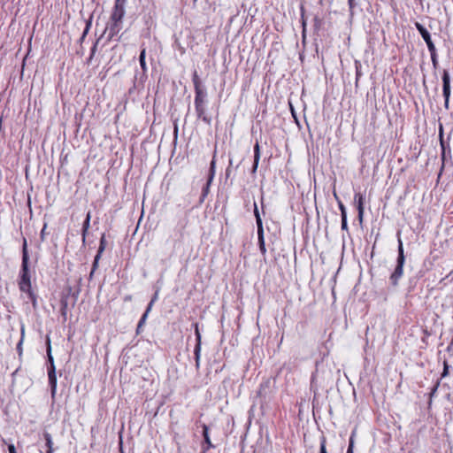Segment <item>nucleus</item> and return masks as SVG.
Segmentation results:
<instances>
[{
    "label": "nucleus",
    "mask_w": 453,
    "mask_h": 453,
    "mask_svg": "<svg viewBox=\"0 0 453 453\" xmlns=\"http://www.w3.org/2000/svg\"><path fill=\"white\" fill-rule=\"evenodd\" d=\"M349 1V8H353V1L354 0H348Z\"/></svg>",
    "instance_id": "38"
},
{
    "label": "nucleus",
    "mask_w": 453,
    "mask_h": 453,
    "mask_svg": "<svg viewBox=\"0 0 453 453\" xmlns=\"http://www.w3.org/2000/svg\"><path fill=\"white\" fill-rule=\"evenodd\" d=\"M9 453H17L15 446L13 444H10L8 446Z\"/></svg>",
    "instance_id": "32"
},
{
    "label": "nucleus",
    "mask_w": 453,
    "mask_h": 453,
    "mask_svg": "<svg viewBox=\"0 0 453 453\" xmlns=\"http://www.w3.org/2000/svg\"><path fill=\"white\" fill-rule=\"evenodd\" d=\"M442 94L445 99V108H449V96H450V76L447 70L443 71L442 73Z\"/></svg>",
    "instance_id": "7"
},
{
    "label": "nucleus",
    "mask_w": 453,
    "mask_h": 453,
    "mask_svg": "<svg viewBox=\"0 0 453 453\" xmlns=\"http://www.w3.org/2000/svg\"><path fill=\"white\" fill-rule=\"evenodd\" d=\"M214 166V161L211 162V168Z\"/></svg>",
    "instance_id": "41"
},
{
    "label": "nucleus",
    "mask_w": 453,
    "mask_h": 453,
    "mask_svg": "<svg viewBox=\"0 0 453 453\" xmlns=\"http://www.w3.org/2000/svg\"><path fill=\"white\" fill-rule=\"evenodd\" d=\"M24 338H25V325L21 324V326H20V340H19V342L17 344V350H18L19 355H21V353H22V344H23V342H24Z\"/></svg>",
    "instance_id": "19"
},
{
    "label": "nucleus",
    "mask_w": 453,
    "mask_h": 453,
    "mask_svg": "<svg viewBox=\"0 0 453 453\" xmlns=\"http://www.w3.org/2000/svg\"><path fill=\"white\" fill-rule=\"evenodd\" d=\"M254 215L256 218V223L257 226V240H258V246L259 250L262 253V255H265L266 253V248L265 243V237H264V227H263V222L262 219L260 217L258 208L256 203H254Z\"/></svg>",
    "instance_id": "5"
},
{
    "label": "nucleus",
    "mask_w": 453,
    "mask_h": 453,
    "mask_svg": "<svg viewBox=\"0 0 453 453\" xmlns=\"http://www.w3.org/2000/svg\"><path fill=\"white\" fill-rule=\"evenodd\" d=\"M355 201L357 202V209L358 211V219L360 221L363 219L364 215V196L362 194H356L355 195Z\"/></svg>",
    "instance_id": "13"
},
{
    "label": "nucleus",
    "mask_w": 453,
    "mask_h": 453,
    "mask_svg": "<svg viewBox=\"0 0 453 453\" xmlns=\"http://www.w3.org/2000/svg\"><path fill=\"white\" fill-rule=\"evenodd\" d=\"M126 0H116L113 7V11L111 15V19L122 21L126 11H125Z\"/></svg>",
    "instance_id": "8"
},
{
    "label": "nucleus",
    "mask_w": 453,
    "mask_h": 453,
    "mask_svg": "<svg viewBox=\"0 0 453 453\" xmlns=\"http://www.w3.org/2000/svg\"><path fill=\"white\" fill-rule=\"evenodd\" d=\"M195 334H196V347L194 349V354H195V359H196V368H199L200 353H201V334H200L197 324H196Z\"/></svg>",
    "instance_id": "11"
},
{
    "label": "nucleus",
    "mask_w": 453,
    "mask_h": 453,
    "mask_svg": "<svg viewBox=\"0 0 453 453\" xmlns=\"http://www.w3.org/2000/svg\"><path fill=\"white\" fill-rule=\"evenodd\" d=\"M354 434H351L350 438H349V447H348V449H347V453H354L353 452V448H354Z\"/></svg>",
    "instance_id": "22"
},
{
    "label": "nucleus",
    "mask_w": 453,
    "mask_h": 453,
    "mask_svg": "<svg viewBox=\"0 0 453 453\" xmlns=\"http://www.w3.org/2000/svg\"><path fill=\"white\" fill-rule=\"evenodd\" d=\"M105 249V239H104V236H103L100 240V246H99V249H98V251H97V254H102V252Z\"/></svg>",
    "instance_id": "23"
},
{
    "label": "nucleus",
    "mask_w": 453,
    "mask_h": 453,
    "mask_svg": "<svg viewBox=\"0 0 453 453\" xmlns=\"http://www.w3.org/2000/svg\"><path fill=\"white\" fill-rule=\"evenodd\" d=\"M342 229L348 230L347 215L342 217Z\"/></svg>",
    "instance_id": "27"
},
{
    "label": "nucleus",
    "mask_w": 453,
    "mask_h": 453,
    "mask_svg": "<svg viewBox=\"0 0 453 453\" xmlns=\"http://www.w3.org/2000/svg\"><path fill=\"white\" fill-rule=\"evenodd\" d=\"M449 373V365L447 362H444V367H443V372L441 373V377L444 378L448 375Z\"/></svg>",
    "instance_id": "28"
},
{
    "label": "nucleus",
    "mask_w": 453,
    "mask_h": 453,
    "mask_svg": "<svg viewBox=\"0 0 453 453\" xmlns=\"http://www.w3.org/2000/svg\"><path fill=\"white\" fill-rule=\"evenodd\" d=\"M43 438L45 440L46 453H54L53 441L50 434L48 432L43 433Z\"/></svg>",
    "instance_id": "14"
},
{
    "label": "nucleus",
    "mask_w": 453,
    "mask_h": 453,
    "mask_svg": "<svg viewBox=\"0 0 453 453\" xmlns=\"http://www.w3.org/2000/svg\"><path fill=\"white\" fill-rule=\"evenodd\" d=\"M19 290L27 295V298L32 303L33 307L36 308L37 299L35 294L32 291L31 283H19Z\"/></svg>",
    "instance_id": "10"
},
{
    "label": "nucleus",
    "mask_w": 453,
    "mask_h": 453,
    "mask_svg": "<svg viewBox=\"0 0 453 453\" xmlns=\"http://www.w3.org/2000/svg\"><path fill=\"white\" fill-rule=\"evenodd\" d=\"M145 57H146V50H145V48H142L141 50V53H140V57H139V62H140V65H141L143 73L147 72V65H146V61H145Z\"/></svg>",
    "instance_id": "18"
},
{
    "label": "nucleus",
    "mask_w": 453,
    "mask_h": 453,
    "mask_svg": "<svg viewBox=\"0 0 453 453\" xmlns=\"http://www.w3.org/2000/svg\"><path fill=\"white\" fill-rule=\"evenodd\" d=\"M212 179H213V173H211V176L209 177L206 184L203 186V190H202V197H201V202L203 201V199L206 197V196L208 195L209 193V190H210V186H211V183L212 181Z\"/></svg>",
    "instance_id": "16"
},
{
    "label": "nucleus",
    "mask_w": 453,
    "mask_h": 453,
    "mask_svg": "<svg viewBox=\"0 0 453 453\" xmlns=\"http://www.w3.org/2000/svg\"><path fill=\"white\" fill-rule=\"evenodd\" d=\"M89 27H90V22H88V23L87 24L86 29H85V31H84V33H83V34H84V35L88 33V29H89Z\"/></svg>",
    "instance_id": "36"
},
{
    "label": "nucleus",
    "mask_w": 453,
    "mask_h": 453,
    "mask_svg": "<svg viewBox=\"0 0 453 453\" xmlns=\"http://www.w3.org/2000/svg\"><path fill=\"white\" fill-rule=\"evenodd\" d=\"M195 3L197 1V0H193Z\"/></svg>",
    "instance_id": "43"
},
{
    "label": "nucleus",
    "mask_w": 453,
    "mask_h": 453,
    "mask_svg": "<svg viewBox=\"0 0 453 453\" xmlns=\"http://www.w3.org/2000/svg\"><path fill=\"white\" fill-rule=\"evenodd\" d=\"M46 228H47V224L45 223L42 231H41V239L42 241H44L45 239V235H46Z\"/></svg>",
    "instance_id": "30"
},
{
    "label": "nucleus",
    "mask_w": 453,
    "mask_h": 453,
    "mask_svg": "<svg viewBox=\"0 0 453 453\" xmlns=\"http://www.w3.org/2000/svg\"><path fill=\"white\" fill-rule=\"evenodd\" d=\"M66 306H67L66 302H62V314H63L64 316H65V314H66V311H65V310H66Z\"/></svg>",
    "instance_id": "33"
},
{
    "label": "nucleus",
    "mask_w": 453,
    "mask_h": 453,
    "mask_svg": "<svg viewBox=\"0 0 453 453\" xmlns=\"http://www.w3.org/2000/svg\"><path fill=\"white\" fill-rule=\"evenodd\" d=\"M90 219H91L90 212H88L87 217H86V219H85V220L83 222V226H82V238H83V240H85L86 233H87V231L89 228Z\"/></svg>",
    "instance_id": "20"
},
{
    "label": "nucleus",
    "mask_w": 453,
    "mask_h": 453,
    "mask_svg": "<svg viewBox=\"0 0 453 453\" xmlns=\"http://www.w3.org/2000/svg\"><path fill=\"white\" fill-rule=\"evenodd\" d=\"M153 303H154V300H151V301H150V303H149V305H148V307H147V309H146V311H145V312H144V313H147V315H148V314H149V312L150 311L151 307H152V305H153Z\"/></svg>",
    "instance_id": "34"
},
{
    "label": "nucleus",
    "mask_w": 453,
    "mask_h": 453,
    "mask_svg": "<svg viewBox=\"0 0 453 453\" xmlns=\"http://www.w3.org/2000/svg\"><path fill=\"white\" fill-rule=\"evenodd\" d=\"M195 90L204 88L205 87L202 84L201 80L196 72L194 73L192 77Z\"/></svg>",
    "instance_id": "17"
},
{
    "label": "nucleus",
    "mask_w": 453,
    "mask_h": 453,
    "mask_svg": "<svg viewBox=\"0 0 453 453\" xmlns=\"http://www.w3.org/2000/svg\"><path fill=\"white\" fill-rule=\"evenodd\" d=\"M229 174V167L226 169V175Z\"/></svg>",
    "instance_id": "40"
},
{
    "label": "nucleus",
    "mask_w": 453,
    "mask_h": 453,
    "mask_svg": "<svg viewBox=\"0 0 453 453\" xmlns=\"http://www.w3.org/2000/svg\"><path fill=\"white\" fill-rule=\"evenodd\" d=\"M440 136L441 137V134H440ZM441 149H442L441 157H442V159H444V157H445V147H444V143H443V141H442L441 138Z\"/></svg>",
    "instance_id": "31"
},
{
    "label": "nucleus",
    "mask_w": 453,
    "mask_h": 453,
    "mask_svg": "<svg viewBox=\"0 0 453 453\" xmlns=\"http://www.w3.org/2000/svg\"><path fill=\"white\" fill-rule=\"evenodd\" d=\"M28 251H27V242L26 238L23 239L22 245V265H21V272H20V279L19 283H31L30 280V273L28 269Z\"/></svg>",
    "instance_id": "4"
},
{
    "label": "nucleus",
    "mask_w": 453,
    "mask_h": 453,
    "mask_svg": "<svg viewBox=\"0 0 453 453\" xmlns=\"http://www.w3.org/2000/svg\"><path fill=\"white\" fill-rule=\"evenodd\" d=\"M47 356H48V360L50 364V367L48 368L49 384L50 387L51 396L54 397L56 395V392H57V376H56V367L54 365V359L51 355L50 340L49 337L47 338Z\"/></svg>",
    "instance_id": "3"
},
{
    "label": "nucleus",
    "mask_w": 453,
    "mask_h": 453,
    "mask_svg": "<svg viewBox=\"0 0 453 453\" xmlns=\"http://www.w3.org/2000/svg\"><path fill=\"white\" fill-rule=\"evenodd\" d=\"M404 262H405V257H404L403 242L399 236L398 237V256H397V259H396V265L389 277L390 283L394 287L398 285V281L403 276Z\"/></svg>",
    "instance_id": "2"
},
{
    "label": "nucleus",
    "mask_w": 453,
    "mask_h": 453,
    "mask_svg": "<svg viewBox=\"0 0 453 453\" xmlns=\"http://www.w3.org/2000/svg\"><path fill=\"white\" fill-rule=\"evenodd\" d=\"M153 303H154V300H151V301H150V303H149V305H148V307H147V309H146V311H145V312H144V313H147V315H148V314H149V312L150 311L151 307H152V305H153Z\"/></svg>",
    "instance_id": "35"
},
{
    "label": "nucleus",
    "mask_w": 453,
    "mask_h": 453,
    "mask_svg": "<svg viewBox=\"0 0 453 453\" xmlns=\"http://www.w3.org/2000/svg\"><path fill=\"white\" fill-rule=\"evenodd\" d=\"M322 3H323V0H319V4H322Z\"/></svg>",
    "instance_id": "42"
},
{
    "label": "nucleus",
    "mask_w": 453,
    "mask_h": 453,
    "mask_svg": "<svg viewBox=\"0 0 453 453\" xmlns=\"http://www.w3.org/2000/svg\"><path fill=\"white\" fill-rule=\"evenodd\" d=\"M260 159V148L258 142H256L254 146V164L252 167V172L255 173L257 169L258 163Z\"/></svg>",
    "instance_id": "15"
},
{
    "label": "nucleus",
    "mask_w": 453,
    "mask_h": 453,
    "mask_svg": "<svg viewBox=\"0 0 453 453\" xmlns=\"http://www.w3.org/2000/svg\"><path fill=\"white\" fill-rule=\"evenodd\" d=\"M429 52H430V55H431L432 63H433L434 66H436L437 64H438L436 49L434 48V51H429Z\"/></svg>",
    "instance_id": "21"
},
{
    "label": "nucleus",
    "mask_w": 453,
    "mask_h": 453,
    "mask_svg": "<svg viewBox=\"0 0 453 453\" xmlns=\"http://www.w3.org/2000/svg\"><path fill=\"white\" fill-rule=\"evenodd\" d=\"M437 388H438V384L433 388L432 393H431L432 395L436 392Z\"/></svg>",
    "instance_id": "37"
},
{
    "label": "nucleus",
    "mask_w": 453,
    "mask_h": 453,
    "mask_svg": "<svg viewBox=\"0 0 453 453\" xmlns=\"http://www.w3.org/2000/svg\"><path fill=\"white\" fill-rule=\"evenodd\" d=\"M415 27L417 28V30L419 32V34L421 35L422 38L424 39V41L426 42V45H427V48H428V50L429 51H434V44L431 39V35H430V33L427 31V29L423 27L420 23L418 22H416L415 23Z\"/></svg>",
    "instance_id": "9"
},
{
    "label": "nucleus",
    "mask_w": 453,
    "mask_h": 453,
    "mask_svg": "<svg viewBox=\"0 0 453 453\" xmlns=\"http://www.w3.org/2000/svg\"><path fill=\"white\" fill-rule=\"evenodd\" d=\"M157 294H155V296H154V297L152 298V300H154V302H155V301H156V299H157Z\"/></svg>",
    "instance_id": "39"
},
{
    "label": "nucleus",
    "mask_w": 453,
    "mask_h": 453,
    "mask_svg": "<svg viewBox=\"0 0 453 453\" xmlns=\"http://www.w3.org/2000/svg\"><path fill=\"white\" fill-rule=\"evenodd\" d=\"M320 453H327L326 448V438L322 437L320 441Z\"/></svg>",
    "instance_id": "25"
},
{
    "label": "nucleus",
    "mask_w": 453,
    "mask_h": 453,
    "mask_svg": "<svg viewBox=\"0 0 453 453\" xmlns=\"http://www.w3.org/2000/svg\"><path fill=\"white\" fill-rule=\"evenodd\" d=\"M203 429V437L204 440V444L203 445V449L204 452L208 451L210 449L214 448V445L211 443L210 434H209V427L205 424L200 425Z\"/></svg>",
    "instance_id": "12"
},
{
    "label": "nucleus",
    "mask_w": 453,
    "mask_h": 453,
    "mask_svg": "<svg viewBox=\"0 0 453 453\" xmlns=\"http://www.w3.org/2000/svg\"><path fill=\"white\" fill-rule=\"evenodd\" d=\"M146 319H147V313H143V315L142 316V318L139 320V323L137 326V331H139V329L142 326V325L145 323Z\"/></svg>",
    "instance_id": "24"
},
{
    "label": "nucleus",
    "mask_w": 453,
    "mask_h": 453,
    "mask_svg": "<svg viewBox=\"0 0 453 453\" xmlns=\"http://www.w3.org/2000/svg\"><path fill=\"white\" fill-rule=\"evenodd\" d=\"M101 255L100 254H96V256L95 257V259H94V262H93V267H92V271H91V274L95 272V270L96 269L97 267V264H98V260L100 258Z\"/></svg>",
    "instance_id": "26"
},
{
    "label": "nucleus",
    "mask_w": 453,
    "mask_h": 453,
    "mask_svg": "<svg viewBox=\"0 0 453 453\" xmlns=\"http://www.w3.org/2000/svg\"><path fill=\"white\" fill-rule=\"evenodd\" d=\"M195 109L196 115L206 124H211V119L205 113V106L207 103V91L206 88L195 90Z\"/></svg>",
    "instance_id": "1"
},
{
    "label": "nucleus",
    "mask_w": 453,
    "mask_h": 453,
    "mask_svg": "<svg viewBox=\"0 0 453 453\" xmlns=\"http://www.w3.org/2000/svg\"><path fill=\"white\" fill-rule=\"evenodd\" d=\"M339 208L341 211L342 217H343V215H347L345 206L341 202L339 203Z\"/></svg>",
    "instance_id": "29"
},
{
    "label": "nucleus",
    "mask_w": 453,
    "mask_h": 453,
    "mask_svg": "<svg viewBox=\"0 0 453 453\" xmlns=\"http://www.w3.org/2000/svg\"><path fill=\"white\" fill-rule=\"evenodd\" d=\"M122 29V21L111 19L107 24L104 35H107V41H111Z\"/></svg>",
    "instance_id": "6"
}]
</instances>
